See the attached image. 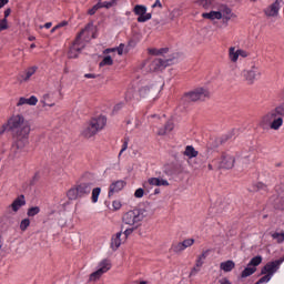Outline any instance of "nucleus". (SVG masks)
<instances>
[{"mask_svg":"<svg viewBox=\"0 0 284 284\" xmlns=\"http://www.w3.org/2000/svg\"><path fill=\"white\" fill-rule=\"evenodd\" d=\"M205 161H207V155L200 154L192 160H187V163L193 170H201V168H205Z\"/></svg>","mask_w":284,"mask_h":284,"instance_id":"16","label":"nucleus"},{"mask_svg":"<svg viewBox=\"0 0 284 284\" xmlns=\"http://www.w3.org/2000/svg\"><path fill=\"white\" fill-rule=\"evenodd\" d=\"M92 187L94 184L91 182H82L67 192V196L69 201H77V199H83V196H88L90 192H92Z\"/></svg>","mask_w":284,"mask_h":284,"instance_id":"5","label":"nucleus"},{"mask_svg":"<svg viewBox=\"0 0 284 284\" xmlns=\"http://www.w3.org/2000/svg\"><path fill=\"white\" fill-rule=\"evenodd\" d=\"M133 12L139 17L138 18L139 23H145V21H150V19H152V13H146L148 8H145V6L143 4L135 6L133 9Z\"/></svg>","mask_w":284,"mask_h":284,"instance_id":"11","label":"nucleus"},{"mask_svg":"<svg viewBox=\"0 0 284 284\" xmlns=\"http://www.w3.org/2000/svg\"><path fill=\"white\" fill-rule=\"evenodd\" d=\"M122 234H123V229H121L120 232L115 233L111 237L110 247H111V250H113V252H116V250H119V247H121V243H123V240H121Z\"/></svg>","mask_w":284,"mask_h":284,"instance_id":"18","label":"nucleus"},{"mask_svg":"<svg viewBox=\"0 0 284 284\" xmlns=\"http://www.w3.org/2000/svg\"><path fill=\"white\" fill-rule=\"evenodd\" d=\"M150 185H154L155 187H168V185H170V182L161 178H150L146 182L143 183L145 192H150Z\"/></svg>","mask_w":284,"mask_h":284,"instance_id":"15","label":"nucleus"},{"mask_svg":"<svg viewBox=\"0 0 284 284\" xmlns=\"http://www.w3.org/2000/svg\"><path fill=\"white\" fill-rule=\"evenodd\" d=\"M126 185V182L123 180H118L115 182H112L109 187V196H113L116 194V192H121Z\"/></svg>","mask_w":284,"mask_h":284,"instance_id":"17","label":"nucleus"},{"mask_svg":"<svg viewBox=\"0 0 284 284\" xmlns=\"http://www.w3.org/2000/svg\"><path fill=\"white\" fill-rule=\"evenodd\" d=\"M159 54H168V52H170L169 48H162V49H158Z\"/></svg>","mask_w":284,"mask_h":284,"instance_id":"58","label":"nucleus"},{"mask_svg":"<svg viewBox=\"0 0 284 284\" xmlns=\"http://www.w3.org/2000/svg\"><path fill=\"white\" fill-rule=\"evenodd\" d=\"M41 108H54V102L50 101V95L45 94L40 100Z\"/></svg>","mask_w":284,"mask_h":284,"instance_id":"28","label":"nucleus"},{"mask_svg":"<svg viewBox=\"0 0 284 284\" xmlns=\"http://www.w3.org/2000/svg\"><path fill=\"white\" fill-rule=\"evenodd\" d=\"M101 3H102V8L110 9L112 8V6H116V0H111L110 2H101Z\"/></svg>","mask_w":284,"mask_h":284,"instance_id":"50","label":"nucleus"},{"mask_svg":"<svg viewBox=\"0 0 284 284\" xmlns=\"http://www.w3.org/2000/svg\"><path fill=\"white\" fill-rule=\"evenodd\" d=\"M254 187H255L256 192H258L261 190H265V187H267V185L263 182H257L256 184H254Z\"/></svg>","mask_w":284,"mask_h":284,"instance_id":"49","label":"nucleus"},{"mask_svg":"<svg viewBox=\"0 0 284 284\" xmlns=\"http://www.w3.org/2000/svg\"><path fill=\"white\" fill-rule=\"evenodd\" d=\"M185 247L183 246V243L180 242L173 246V252L175 254H181V252H184Z\"/></svg>","mask_w":284,"mask_h":284,"instance_id":"41","label":"nucleus"},{"mask_svg":"<svg viewBox=\"0 0 284 284\" xmlns=\"http://www.w3.org/2000/svg\"><path fill=\"white\" fill-rule=\"evenodd\" d=\"M152 8H163V4L161 3V0H156L154 4H152Z\"/></svg>","mask_w":284,"mask_h":284,"instance_id":"62","label":"nucleus"},{"mask_svg":"<svg viewBox=\"0 0 284 284\" xmlns=\"http://www.w3.org/2000/svg\"><path fill=\"white\" fill-rule=\"evenodd\" d=\"M126 150H128V141H125V142L123 143V146H122V149H121V151H120V153H119V156H121V154H123Z\"/></svg>","mask_w":284,"mask_h":284,"instance_id":"59","label":"nucleus"},{"mask_svg":"<svg viewBox=\"0 0 284 284\" xmlns=\"http://www.w3.org/2000/svg\"><path fill=\"white\" fill-rule=\"evenodd\" d=\"M92 32V28L90 29L89 32H85L83 36H82V39L83 41H85V43H90V33Z\"/></svg>","mask_w":284,"mask_h":284,"instance_id":"53","label":"nucleus"},{"mask_svg":"<svg viewBox=\"0 0 284 284\" xmlns=\"http://www.w3.org/2000/svg\"><path fill=\"white\" fill-rule=\"evenodd\" d=\"M160 92H161V87H156L154 84L145 85L140 88L139 97L140 99H142V101H154L156 97H159Z\"/></svg>","mask_w":284,"mask_h":284,"instance_id":"8","label":"nucleus"},{"mask_svg":"<svg viewBox=\"0 0 284 284\" xmlns=\"http://www.w3.org/2000/svg\"><path fill=\"white\" fill-rule=\"evenodd\" d=\"M172 130H174V124L172 122H168L164 126V131H159L158 134L163 136V134H168V132H171Z\"/></svg>","mask_w":284,"mask_h":284,"instance_id":"33","label":"nucleus"},{"mask_svg":"<svg viewBox=\"0 0 284 284\" xmlns=\"http://www.w3.org/2000/svg\"><path fill=\"white\" fill-rule=\"evenodd\" d=\"M257 74H258V67L255 64L242 71L243 79L247 81L250 85H252V83L256 81Z\"/></svg>","mask_w":284,"mask_h":284,"instance_id":"14","label":"nucleus"},{"mask_svg":"<svg viewBox=\"0 0 284 284\" xmlns=\"http://www.w3.org/2000/svg\"><path fill=\"white\" fill-rule=\"evenodd\" d=\"M9 130L13 136L12 152L10 160L14 161L17 159V152L23 150L28 145V136H30V122L26 120L22 114L12 115L9 121Z\"/></svg>","mask_w":284,"mask_h":284,"instance_id":"1","label":"nucleus"},{"mask_svg":"<svg viewBox=\"0 0 284 284\" xmlns=\"http://www.w3.org/2000/svg\"><path fill=\"white\" fill-rule=\"evenodd\" d=\"M12 12V9L8 8L6 11H4V19H8L9 14H11Z\"/></svg>","mask_w":284,"mask_h":284,"instance_id":"64","label":"nucleus"},{"mask_svg":"<svg viewBox=\"0 0 284 284\" xmlns=\"http://www.w3.org/2000/svg\"><path fill=\"white\" fill-rule=\"evenodd\" d=\"M79 54H81V48L72 44L69 49L68 57L70 59H79Z\"/></svg>","mask_w":284,"mask_h":284,"instance_id":"26","label":"nucleus"},{"mask_svg":"<svg viewBox=\"0 0 284 284\" xmlns=\"http://www.w3.org/2000/svg\"><path fill=\"white\" fill-rule=\"evenodd\" d=\"M115 50L118 54L121 57L123 54V50H125V44L121 43Z\"/></svg>","mask_w":284,"mask_h":284,"instance_id":"54","label":"nucleus"},{"mask_svg":"<svg viewBox=\"0 0 284 284\" xmlns=\"http://www.w3.org/2000/svg\"><path fill=\"white\" fill-rule=\"evenodd\" d=\"M65 26H68V21H62L54 27V30H59V28H65Z\"/></svg>","mask_w":284,"mask_h":284,"instance_id":"57","label":"nucleus"},{"mask_svg":"<svg viewBox=\"0 0 284 284\" xmlns=\"http://www.w3.org/2000/svg\"><path fill=\"white\" fill-rule=\"evenodd\" d=\"M23 205H26V195H19L9 207H11L13 212H19Z\"/></svg>","mask_w":284,"mask_h":284,"instance_id":"19","label":"nucleus"},{"mask_svg":"<svg viewBox=\"0 0 284 284\" xmlns=\"http://www.w3.org/2000/svg\"><path fill=\"white\" fill-rule=\"evenodd\" d=\"M229 59H230L231 63L239 62V49L236 50V47L229 48Z\"/></svg>","mask_w":284,"mask_h":284,"instance_id":"24","label":"nucleus"},{"mask_svg":"<svg viewBox=\"0 0 284 284\" xmlns=\"http://www.w3.org/2000/svg\"><path fill=\"white\" fill-rule=\"evenodd\" d=\"M125 230L123 232V234L125 235V239H128V236H130V234H132L134 231L139 230V227L136 226H124Z\"/></svg>","mask_w":284,"mask_h":284,"instance_id":"42","label":"nucleus"},{"mask_svg":"<svg viewBox=\"0 0 284 284\" xmlns=\"http://www.w3.org/2000/svg\"><path fill=\"white\" fill-rule=\"evenodd\" d=\"M103 8V3L98 2L95 6L92 7V9L89 10V14H97L98 10H101Z\"/></svg>","mask_w":284,"mask_h":284,"instance_id":"44","label":"nucleus"},{"mask_svg":"<svg viewBox=\"0 0 284 284\" xmlns=\"http://www.w3.org/2000/svg\"><path fill=\"white\" fill-rule=\"evenodd\" d=\"M112 268V262H110V260L108 258H104L102 260L100 263H99V271L102 273V274H105L108 272H110V270Z\"/></svg>","mask_w":284,"mask_h":284,"instance_id":"21","label":"nucleus"},{"mask_svg":"<svg viewBox=\"0 0 284 284\" xmlns=\"http://www.w3.org/2000/svg\"><path fill=\"white\" fill-rule=\"evenodd\" d=\"M182 245L184 250H187V247H192L194 245V239H186L182 242Z\"/></svg>","mask_w":284,"mask_h":284,"instance_id":"45","label":"nucleus"},{"mask_svg":"<svg viewBox=\"0 0 284 284\" xmlns=\"http://www.w3.org/2000/svg\"><path fill=\"white\" fill-rule=\"evenodd\" d=\"M178 60L179 53H173L168 59H155L150 63L149 70L150 72H159V70H164V68H168V65H173V63Z\"/></svg>","mask_w":284,"mask_h":284,"instance_id":"7","label":"nucleus"},{"mask_svg":"<svg viewBox=\"0 0 284 284\" xmlns=\"http://www.w3.org/2000/svg\"><path fill=\"white\" fill-rule=\"evenodd\" d=\"M37 72V67H31L29 68L26 72L24 75H21L22 81L28 82L30 81V78Z\"/></svg>","mask_w":284,"mask_h":284,"instance_id":"30","label":"nucleus"},{"mask_svg":"<svg viewBox=\"0 0 284 284\" xmlns=\"http://www.w3.org/2000/svg\"><path fill=\"white\" fill-rule=\"evenodd\" d=\"M144 194H145V190H144V189H141V187L138 189V190L134 192L135 199H143Z\"/></svg>","mask_w":284,"mask_h":284,"instance_id":"47","label":"nucleus"},{"mask_svg":"<svg viewBox=\"0 0 284 284\" xmlns=\"http://www.w3.org/2000/svg\"><path fill=\"white\" fill-rule=\"evenodd\" d=\"M28 227H30V219L22 220L20 223L21 232H26V230H28Z\"/></svg>","mask_w":284,"mask_h":284,"instance_id":"40","label":"nucleus"},{"mask_svg":"<svg viewBox=\"0 0 284 284\" xmlns=\"http://www.w3.org/2000/svg\"><path fill=\"white\" fill-rule=\"evenodd\" d=\"M121 206H122L121 201L119 200L113 201L112 203L113 210H121Z\"/></svg>","mask_w":284,"mask_h":284,"instance_id":"52","label":"nucleus"},{"mask_svg":"<svg viewBox=\"0 0 284 284\" xmlns=\"http://www.w3.org/2000/svg\"><path fill=\"white\" fill-rule=\"evenodd\" d=\"M220 284H232V282H230V280H227V277H224V278L220 280Z\"/></svg>","mask_w":284,"mask_h":284,"instance_id":"63","label":"nucleus"},{"mask_svg":"<svg viewBox=\"0 0 284 284\" xmlns=\"http://www.w3.org/2000/svg\"><path fill=\"white\" fill-rule=\"evenodd\" d=\"M101 194V187H95L92 190V203H97L99 201V195Z\"/></svg>","mask_w":284,"mask_h":284,"instance_id":"38","label":"nucleus"},{"mask_svg":"<svg viewBox=\"0 0 284 284\" xmlns=\"http://www.w3.org/2000/svg\"><path fill=\"white\" fill-rule=\"evenodd\" d=\"M2 219L3 221H7L9 225H12V223H14V220L10 215H4Z\"/></svg>","mask_w":284,"mask_h":284,"instance_id":"56","label":"nucleus"},{"mask_svg":"<svg viewBox=\"0 0 284 284\" xmlns=\"http://www.w3.org/2000/svg\"><path fill=\"white\" fill-rule=\"evenodd\" d=\"M272 239L277 241V243H283V241H284V232H282V233H273L272 234Z\"/></svg>","mask_w":284,"mask_h":284,"instance_id":"43","label":"nucleus"},{"mask_svg":"<svg viewBox=\"0 0 284 284\" xmlns=\"http://www.w3.org/2000/svg\"><path fill=\"white\" fill-rule=\"evenodd\" d=\"M281 8H283V0H275L263 10L264 16L266 19H278Z\"/></svg>","mask_w":284,"mask_h":284,"instance_id":"9","label":"nucleus"},{"mask_svg":"<svg viewBox=\"0 0 284 284\" xmlns=\"http://www.w3.org/2000/svg\"><path fill=\"white\" fill-rule=\"evenodd\" d=\"M184 156H187L189 161L196 159L199 156V151L194 150V146L187 145L183 152Z\"/></svg>","mask_w":284,"mask_h":284,"instance_id":"22","label":"nucleus"},{"mask_svg":"<svg viewBox=\"0 0 284 284\" xmlns=\"http://www.w3.org/2000/svg\"><path fill=\"white\" fill-rule=\"evenodd\" d=\"M237 54H239V57H242V59H247V57H250V52H247L243 49H237Z\"/></svg>","mask_w":284,"mask_h":284,"instance_id":"48","label":"nucleus"},{"mask_svg":"<svg viewBox=\"0 0 284 284\" xmlns=\"http://www.w3.org/2000/svg\"><path fill=\"white\" fill-rule=\"evenodd\" d=\"M270 281H272V275H268V273L264 276H262L260 280H258V283H270Z\"/></svg>","mask_w":284,"mask_h":284,"instance_id":"51","label":"nucleus"},{"mask_svg":"<svg viewBox=\"0 0 284 284\" xmlns=\"http://www.w3.org/2000/svg\"><path fill=\"white\" fill-rule=\"evenodd\" d=\"M183 99L191 103H196V101H205V99H210V90L205 87H199L184 93Z\"/></svg>","mask_w":284,"mask_h":284,"instance_id":"6","label":"nucleus"},{"mask_svg":"<svg viewBox=\"0 0 284 284\" xmlns=\"http://www.w3.org/2000/svg\"><path fill=\"white\" fill-rule=\"evenodd\" d=\"M217 12H221L222 17L234 16L232 9L226 4H221Z\"/></svg>","mask_w":284,"mask_h":284,"instance_id":"31","label":"nucleus"},{"mask_svg":"<svg viewBox=\"0 0 284 284\" xmlns=\"http://www.w3.org/2000/svg\"><path fill=\"white\" fill-rule=\"evenodd\" d=\"M203 19H209V21H214L215 19L221 20L223 16L219 11H210L202 13Z\"/></svg>","mask_w":284,"mask_h":284,"instance_id":"23","label":"nucleus"},{"mask_svg":"<svg viewBox=\"0 0 284 284\" xmlns=\"http://www.w3.org/2000/svg\"><path fill=\"white\" fill-rule=\"evenodd\" d=\"M212 1L213 0H197V6H202L204 10H210V8H212Z\"/></svg>","mask_w":284,"mask_h":284,"instance_id":"36","label":"nucleus"},{"mask_svg":"<svg viewBox=\"0 0 284 284\" xmlns=\"http://www.w3.org/2000/svg\"><path fill=\"white\" fill-rule=\"evenodd\" d=\"M284 263V256L280 260L268 262L261 271V274H268L270 276H274L278 271V267Z\"/></svg>","mask_w":284,"mask_h":284,"instance_id":"10","label":"nucleus"},{"mask_svg":"<svg viewBox=\"0 0 284 284\" xmlns=\"http://www.w3.org/2000/svg\"><path fill=\"white\" fill-rule=\"evenodd\" d=\"M84 79H97V74L94 73H85Z\"/></svg>","mask_w":284,"mask_h":284,"instance_id":"61","label":"nucleus"},{"mask_svg":"<svg viewBox=\"0 0 284 284\" xmlns=\"http://www.w3.org/2000/svg\"><path fill=\"white\" fill-rule=\"evenodd\" d=\"M256 272V267L247 265V267L242 272L241 277L242 278H247V276H252Z\"/></svg>","mask_w":284,"mask_h":284,"instance_id":"32","label":"nucleus"},{"mask_svg":"<svg viewBox=\"0 0 284 284\" xmlns=\"http://www.w3.org/2000/svg\"><path fill=\"white\" fill-rule=\"evenodd\" d=\"M101 276H103V273L100 270L94 271L89 275V283H97L101 280Z\"/></svg>","mask_w":284,"mask_h":284,"instance_id":"29","label":"nucleus"},{"mask_svg":"<svg viewBox=\"0 0 284 284\" xmlns=\"http://www.w3.org/2000/svg\"><path fill=\"white\" fill-rule=\"evenodd\" d=\"M39 103V99L37 97L31 95L29 99L28 98H20L17 106L20 108L21 105H37Z\"/></svg>","mask_w":284,"mask_h":284,"instance_id":"20","label":"nucleus"},{"mask_svg":"<svg viewBox=\"0 0 284 284\" xmlns=\"http://www.w3.org/2000/svg\"><path fill=\"white\" fill-rule=\"evenodd\" d=\"M106 123L108 119L103 115L93 118L84 125L81 134L84 139H92V136H97L105 128Z\"/></svg>","mask_w":284,"mask_h":284,"instance_id":"4","label":"nucleus"},{"mask_svg":"<svg viewBox=\"0 0 284 284\" xmlns=\"http://www.w3.org/2000/svg\"><path fill=\"white\" fill-rule=\"evenodd\" d=\"M91 28H94L93 22H89L85 26V28L78 33V36L75 37V40L72 43L73 45H75V48H81V51L85 48V40H83V34H85V32H90Z\"/></svg>","mask_w":284,"mask_h":284,"instance_id":"13","label":"nucleus"},{"mask_svg":"<svg viewBox=\"0 0 284 284\" xmlns=\"http://www.w3.org/2000/svg\"><path fill=\"white\" fill-rule=\"evenodd\" d=\"M149 54H153L155 57H159V49H149Z\"/></svg>","mask_w":284,"mask_h":284,"instance_id":"60","label":"nucleus"},{"mask_svg":"<svg viewBox=\"0 0 284 284\" xmlns=\"http://www.w3.org/2000/svg\"><path fill=\"white\" fill-rule=\"evenodd\" d=\"M8 18H3L0 20V32H3V30H8Z\"/></svg>","mask_w":284,"mask_h":284,"instance_id":"46","label":"nucleus"},{"mask_svg":"<svg viewBox=\"0 0 284 284\" xmlns=\"http://www.w3.org/2000/svg\"><path fill=\"white\" fill-rule=\"evenodd\" d=\"M207 258V251H204L201 255H199L196 261V267H203V261Z\"/></svg>","mask_w":284,"mask_h":284,"instance_id":"34","label":"nucleus"},{"mask_svg":"<svg viewBox=\"0 0 284 284\" xmlns=\"http://www.w3.org/2000/svg\"><path fill=\"white\" fill-rule=\"evenodd\" d=\"M134 92H136V90L134 89V87H129L124 93V101L126 103H130V101H132V99H134Z\"/></svg>","mask_w":284,"mask_h":284,"instance_id":"27","label":"nucleus"},{"mask_svg":"<svg viewBox=\"0 0 284 284\" xmlns=\"http://www.w3.org/2000/svg\"><path fill=\"white\" fill-rule=\"evenodd\" d=\"M114 60H112V57L106 55L103 58V60L100 62V68H103V65H113Z\"/></svg>","mask_w":284,"mask_h":284,"instance_id":"37","label":"nucleus"},{"mask_svg":"<svg viewBox=\"0 0 284 284\" xmlns=\"http://www.w3.org/2000/svg\"><path fill=\"white\" fill-rule=\"evenodd\" d=\"M143 219H145V209H133L128 211L122 216L121 230H125V227H139Z\"/></svg>","mask_w":284,"mask_h":284,"instance_id":"3","label":"nucleus"},{"mask_svg":"<svg viewBox=\"0 0 284 284\" xmlns=\"http://www.w3.org/2000/svg\"><path fill=\"white\" fill-rule=\"evenodd\" d=\"M232 17L234 16H222V23H224L225 26H227L229 21L232 19Z\"/></svg>","mask_w":284,"mask_h":284,"instance_id":"55","label":"nucleus"},{"mask_svg":"<svg viewBox=\"0 0 284 284\" xmlns=\"http://www.w3.org/2000/svg\"><path fill=\"white\" fill-rule=\"evenodd\" d=\"M234 267H236V264L232 260L222 262L220 264V270H223V272H232V270H234Z\"/></svg>","mask_w":284,"mask_h":284,"instance_id":"25","label":"nucleus"},{"mask_svg":"<svg viewBox=\"0 0 284 284\" xmlns=\"http://www.w3.org/2000/svg\"><path fill=\"white\" fill-rule=\"evenodd\" d=\"M234 163H236L234 154L230 152L222 153L220 168H223L224 170H232V168H234Z\"/></svg>","mask_w":284,"mask_h":284,"instance_id":"12","label":"nucleus"},{"mask_svg":"<svg viewBox=\"0 0 284 284\" xmlns=\"http://www.w3.org/2000/svg\"><path fill=\"white\" fill-rule=\"evenodd\" d=\"M261 263H263V257L260 256V255H257V256L253 257V258L250 261L248 266H252V265H253V267H256V266L261 265Z\"/></svg>","mask_w":284,"mask_h":284,"instance_id":"35","label":"nucleus"},{"mask_svg":"<svg viewBox=\"0 0 284 284\" xmlns=\"http://www.w3.org/2000/svg\"><path fill=\"white\" fill-rule=\"evenodd\" d=\"M284 119V104H280L267 112L262 118L264 125H270L271 130H281Z\"/></svg>","mask_w":284,"mask_h":284,"instance_id":"2","label":"nucleus"},{"mask_svg":"<svg viewBox=\"0 0 284 284\" xmlns=\"http://www.w3.org/2000/svg\"><path fill=\"white\" fill-rule=\"evenodd\" d=\"M39 212H41V209L39 206H33L28 209L27 215L28 216H37V214H39Z\"/></svg>","mask_w":284,"mask_h":284,"instance_id":"39","label":"nucleus"}]
</instances>
